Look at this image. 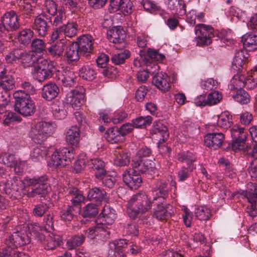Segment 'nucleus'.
Wrapping results in <instances>:
<instances>
[{"instance_id": "obj_1", "label": "nucleus", "mask_w": 257, "mask_h": 257, "mask_svg": "<svg viewBox=\"0 0 257 257\" xmlns=\"http://www.w3.org/2000/svg\"><path fill=\"white\" fill-rule=\"evenodd\" d=\"M150 199L145 193H139L132 196L127 204V212L129 216L135 218L139 213L149 211L152 206Z\"/></svg>"}, {"instance_id": "obj_2", "label": "nucleus", "mask_w": 257, "mask_h": 257, "mask_svg": "<svg viewBox=\"0 0 257 257\" xmlns=\"http://www.w3.org/2000/svg\"><path fill=\"white\" fill-rule=\"evenodd\" d=\"M15 99V110L24 116L32 115L36 111L34 101L29 94L23 91L18 90L14 93Z\"/></svg>"}, {"instance_id": "obj_3", "label": "nucleus", "mask_w": 257, "mask_h": 257, "mask_svg": "<svg viewBox=\"0 0 257 257\" xmlns=\"http://www.w3.org/2000/svg\"><path fill=\"white\" fill-rule=\"evenodd\" d=\"M74 156L75 151L73 148H60L52 154L48 165L55 168H62L69 165L74 160Z\"/></svg>"}, {"instance_id": "obj_4", "label": "nucleus", "mask_w": 257, "mask_h": 257, "mask_svg": "<svg viewBox=\"0 0 257 257\" xmlns=\"http://www.w3.org/2000/svg\"><path fill=\"white\" fill-rule=\"evenodd\" d=\"M53 69V65L50 62L40 57L33 69L32 74L39 82H43L52 76Z\"/></svg>"}, {"instance_id": "obj_5", "label": "nucleus", "mask_w": 257, "mask_h": 257, "mask_svg": "<svg viewBox=\"0 0 257 257\" xmlns=\"http://www.w3.org/2000/svg\"><path fill=\"white\" fill-rule=\"evenodd\" d=\"M0 190L4 191L12 200L21 198L22 196L23 183L17 177L10 178L5 183L1 182Z\"/></svg>"}, {"instance_id": "obj_6", "label": "nucleus", "mask_w": 257, "mask_h": 257, "mask_svg": "<svg viewBox=\"0 0 257 257\" xmlns=\"http://www.w3.org/2000/svg\"><path fill=\"white\" fill-rule=\"evenodd\" d=\"M215 125V122L210 124L208 126L209 133L204 136V145L210 149L216 150L220 148L224 141L225 137L224 134L221 132H217L216 129L213 128Z\"/></svg>"}, {"instance_id": "obj_7", "label": "nucleus", "mask_w": 257, "mask_h": 257, "mask_svg": "<svg viewBox=\"0 0 257 257\" xmlns=\"http://www.w3.org/2000/svg\"><path fill=\"white\" fill-rule=\"evenodd\" d=\"M213 28L210 25L198 24L195 27V33L196 35L195 40L197 45H208L212 42L211 38L213 37Z\"/></svg>"}, {"instance_id": "obj_8", "label": "nucleus", "mask_w": 257, "mask_h": 257, "mask_svg": "<svg viewBox=\"0 0 257 257\" xmlns=\"http://www.w3.org/2000/svg\"><path fill=\"white\" fill-rule=\"evenodd\" d=\"M151 132L153 134L158 135L161 137L158 143V147L160 152L162 154L169 153L171 151L170 148L165 146L161 145L162 144L166 141L169 138V133L167 127L161 121H156L154 123Z\"/></svg>"}, {"instance_id": "obj_9", "label": "nucleus", "mask_w": 257, "mask_h": 257, "mask_svg": "<svg viewBox=\"0 0 257 257\" xmlns=\"http://www.w3.org/2000/svg\"><path fill=\"white\" fill-rule=\"evenodd\" d=\"M164 200L163 197L158 196L154 198L153 201L154 205H157L154 208L153 216L161 221L167 220L171 217V213L168 211L170 205L164 203Z\"/></svg>"}, {"instance_id": "obj_10", "label": "nucleus", "mask_w": 257, "mask_h": 257, "mask_svg": "<svg viewBox=\"0 0 257 257\" xmlns=\"http://www.w3.org/2000/svg\"><path fill=\"white\" fill-rule=\"evenodd\" d=\"M78 31V25L74 22H68L61 26L55 28L52 35L51 40L55 41L64 34L66 37L72 38L76 35Z\"/></svg>"}, {"instance_id": "obj_11", "label": "nucleus", "mask_w": 257, "mask_h": 257, "mask_svg": "<svg viewBox=\"0 0 257 257\" xmlns=\"http://www.w3.org/2000/svg\"><path fill=\"white\" fill-rule=\"evenodd\" d=\"M132 165L137 172L142 173L151 174L155 170L154 162L146 159H139L138 157H134L132 160Z\"/></svg>"}, {"instance_id": "obj_12", "label": "nucleus", "mask_w": 257, "mask_h": 257, "mask_svg": "<svg viewBox=\"0 0 257 257\" xmlns=\"http://www.w3.org/2000/svg\"><path fill=\"white\" fill-rule=\"evenodd\" d=\"M123 180L132 189H137L142 182V179L137 171L133 169L126 170L123 174Z\"/></svg>"}, {"instance_id": "obj_13", "label": "nucleus", "mask_w": 257, "mask_h": 257, "mask_svg": "<svg viewBox=\"0 0 257 257\" xmlns=\"http://www.w3.org/2000/svg\"><path fill=\"white\" fill-rule=\"evenodd\" d=\"M85 237L88 239H93L96 237L98 240H107L109 238L110 232L107 231L102 224L99 223L93 227L89 228L88 231L84 232Z\"/></svg>"}, {"instance_id": "obj_14", "label": "nucleus", "mask_w": 257, "mask_h": 257, "mask_svg": "<svg viewBox=\"0 0 257 257\" xmlns=\"http://www.w3.org/2000/svg\"><path fill=\"white\" fill-rule=\"evenodd\" d=\"M75 43L77 44L80 55H87L92 52L93 48V39L90 35H83Z\"/></svg>"}, {"instance_id": "obj_15", "label": "nucleus", "mask_w": 257, "mask_h": 257, "mask_svg": "<svg viewBox=\"0 0 257 257\" xmlns=\"http://www.w3.org/2000/svg\"><path fill=\"white\" fill-rule=\"evenodd\" d=\"M48 20L47 16L45 14H40L35 19L33 28L41 37H45L47 34L49 28Z\"/></svg>"}, {"instance_id": "obj_16", "label": "nucleus", "mask_w": 257, "mask_h": 257, "mask_svg": "<svg viewBox=\"0 0 257 257\" xmlns=\"http://www.w3.org/2000/svg\"><path fill=\"white\" fill-rule=\"evenodd\" d=\"M1 21L10 31L16 30L20 26L18 15L14 11L6 13L2 17Z\"/></svg>"}, {"instance_id": "obj_17", "label": "nucleus", "mask_w": 257, "mask_h": 257, "mask_svg": "<svg viewBox=\"0 0 257 257\" xmlns=\"http://www.w3.org/2000/svg\"><path fill=\"white\" fill-rule=\"evenodd\" d=\"M40 58L33 51H22L20 62L24 68L30 67H33L34 68Z\"/></svg>"}, {"instance_id": "obj_18", "label": "nucleus", "mask_w": 257, "mask_h": 257, "mask_svg": "<svg viewBox=\"0 0 257 257\" xmlns=\"http://www.w3.org/2000/svg\"><path fill=\"white\" fill-rule=\"evenodd\" d=\"M75 78L74 71L70 70L58 71L56 76L58 82L66 87L74 85Z\"/></svg>"}, {"instance_id": "obj_19", "label": "nucleus", "mask_w": 257, "mask_h": 257, "mask_svg": "<svg viewBox=\"0 0 257 257\" xmlns=\"http://www.w3.org/2000/svg\"><path fill=\"white\" fill-rule=\"evenodd\" d=\"M237 81L236 79H233L231 80L232 83H236V85L239 87L245 86L247 88L251 89L254 88L257 85V66L254 67L251 70L249 75L244 80L243 82Z\"/></svg>"}, {"instance_id": "obj_20", "label": "nucleus", "mask_w": 257, "mask_h": 257, "mask_svg": "<svg viewBox=\"0 0 257 257\" xmlns=\"http://www.w3.org/2000/svg\"><path fill=\"white\" fill-rule=\"evenodd\" d=\"M84 94L77 90H71L67 95V100L75 109H78L84 102Z\"/></svg>"}, {"instance_id": "obj_21", "label": "nucleus", "mask_w": 257, "mask_h": 257, "mask_svg": "<svg viewBox=\"0 0 257 257\" xmlns=\"http://www.w3.org/2000/svg\"><path fill=\"white\" fill-rule=\"evenodd\" d=\"M170 77L166 74L157 73L153 78L152 83L162 91H168L170 87Z\"/></svg>"}, {"instance_id": "obj_22", "label": "nucleus", "mask_w": 257, "mask_h": 257, "mask_svg": "<svg viewBox=\"0 0 257 257\" xmlns=\"http://www.w3.org/2000/svg\"><path fill=\"white\" fill-rule=\"evenodd\" d=\"M59 93V88L54 83H49L44 85L42 89V96L46 100L51 101L57 96Z\"/></svg>"}, {"instance_id": "obj_23", "label": "nucleus", "mask_w": 257, "mask_h": 257, "mask_svg": "<svg viewBox=\"0 0 257 257\" xmlns=\"http://www.w3.org/2000/svg\"><path fill=\"white\" fill-rule=\"evenodd\" d=\"M107 36L110 42L113 43H121L125 40V33L120 27H114L107 31Z\"/></svg>"}, {"instance_id": "obj_24", "label": "nucleus", "mask_w": 257, "mask_h": 257, "mask_svg": "<svg viewBox=\"0 0 257 257\" xmlns=\"http://www.w3.org/2000/svg\"><path fill=\"white\" fill-rule=\"evenodd\" d=\"M99 216L102 218V222L99 224H102L104 226V224L111 225L114 222L116 218V214L115 210L108 206H105Z\"/></svg>"}, {"instance_id": "obj_25", "label": "nucleus", "mask_w": 257, "mask_h": 257, "mask_svg": "<svg viewBox=\"0 0 257 257\" xmlns=\"http://www.w3.org/2000/svg\"><path fill=\"white\" fill-rule=\"evenodd\" d=\"M167 7L173 14L183 16L186 14L184 0H168Z\"/></svg>"}, {"instance_id": "obj_26", "label": "nucleus", "mask_w": 257, "mask_h": 257, "mask_svg": "<svg viewBox=\"0 0 257 257\" xmlns=\"http://www.w3.org/2000/svg\"><path fill=\"white\" fill-rule=\"evenodd\" d=\"M243 47L248 51H253L257 49V35L249 33L244 35L241 38Z\"/></svg>"}, {"instance_id": "obj_27", "label": "nucleus", "mask_w": 257, "mask_h": 257, "mask_svg": "<svg viewBox=\"0 0 257 257\" xmlns=\"http://www.w3.org/2000/svg\"><path fill=\"white\" fill-rule=\"evenodd\" d=\"M217 119V127L214 128L217 130V127L222 128L223 129H227L229 128L232 124V116L228 111L222 112L220 115L214 117V119Z\"/></svg>"}, {"instance_id": "obj_28", "label": "nucleus", "mask_w": 257, "mask_h": 257, "mask_svg": "<svg viewBox=\"0 0 257 257\" xmlns=\"http://www.w3.org/2000/svg\"><path fill=\"white\" fill-rule=\"evenodd\" d=\"M177 160L181 163H185L190 170H194L196 166L194 164L196 161V157L194 154L189 152L179 153L177 156Z\"/></svg>"}, {"instance_id": "obj_29", "label": "nucleus", "mask_w": 257, "mask_h": 257, "mask_svg": "<svg viewBox=\"0 0 257 257\" xmlns=\"http://www.w3.org/2000/svg\"><path fill=\"white\" fill-rule=\"evenodd\" d=\"M32 234L27 231V227L24 226L23 228L18 227L16 231L14 232L10 236V240L25 241L31 240Z\"/></svg>"}, {"instance_id": "obj_30", "label": "nucleus", "mask_w": 257, "mask_h": 257, "mask_svg": "<svg viewBox=\"0 0 257 257\" xmlns=\"http://www.w3.org/2000/svg\"><path fill=\"white\" fill-rule=\"evenodd\" d=\"M104 137L107 141L111 144L121 143L124 140L119 131L115 128L108 129L104 134Z\"/></svg>"}, {"instance_id": "obj_31", "label": "nucleus", "mask_w": 257, "mask_h": 257, "mask_svg": "<svg viewBox=\"0 0 257 257\" xmlns=\"http://www.w3.org/2000/svg\"><path fill=\"white\" fill-rule=\"evenodd\" d=\"M87 165L89 168L95 171L96 178L101 177L104 173H106L104 169V163L99 159H91L88 162Z\"/></svg>"}, {"instance_id": "obj_32", "label": "nucleus", "mask_w": 257, "mask_h": 257, "mask_svg": "<svg viewBox=\"0 0 257 257\" xmlns=\"http://www.w3.org/2000/svg\"><path fill=\"white\" fill-rule=\"evenodd\" d=\"M29 135L31 139L37 144H41L48 139L37 123L32 127Z\"/></svg>"}, {"instance_id": "obj_33", "label": "nucleus", "mask_w": 257, "mask_h": 257, "mask_svg": "<svg viewBox=\"0 0 257 257\" xmlns=\"http://www.w3.org/2000/svg\"><path fill=\"white\" fill-rule=\"evenodd\" d=\"M66 142L73 145L77 146L80 140V130L76 125L69 129L66 136Z\"/></svg>"}, {"instance_id": "obj_34", "label": "nucleus", "mask_w": 257, "mask_h": 257, "mask_svg": "<svg viewBox=\"0 0 257 257\" xmlns=\"http://www.w3.org/2000/svg\"><path fill=\"white\" fill-rule=\"evenodd\" d=\"M51 107L54 115L58 119H61L65 117L66 111L62 101L55 100L52 103Z\"/></svg>"}, {"instance_id": "obj_35", "label": "nucleus", "mask_w": 257, "mask_h": 257, "mask_svg": "<svg viewBox=\"0 0 257 257\" xmlns=\"http://www.w3.org/2000/svg\"><path fill=\"white\" fill-rule=\"evenodd\" d=\"M65 46V42L63 40H61L48 48V51L51 56L59 57L62 55Z\"/></svg>"}, {"instance_id": "obj_36", "label": "nucleus", "mask_w": 257, "mask_h": 257, "mask_svg": "<svg viewBox=\"0 0 257 257\" xmlns=\"http://www.w3.org/2000/svg\"><path fill=\"white\" fill-rule=\"evenodd\" d=\"M114 163L118 166H125L129 164L130 162V155L128 153L122 151H115Z\"/></svg>"}, {"instance_id": "obj_37", "label": "nucleus", "mask_w": 257, "mask_h": 257, "mask_svg": "<svg viewBox=\"0 0 257 257\" xmlns=\"http://www.w3.org/2000/svg\"><path fill=\"white\" fill-rule=\"evenodd\" d=\"M106 195V193L104 190L94 187L89 190L87 197L90 200L100 202L105 199Z\"/></svg>"}, {"instance_id": "obj_38", "label": "nucleus", "mask_w": 257, "mask_h": 257, "mask_svg": "<svg viewBox=\"0 0 257 257\" xmlns=\"http://www.w3.org/2000/svg\"><path fill=\"white\" fill-rule=\"evenodd\" d=\"M34 36V32L30 29H25L20 31L17 36L19 42L24 45L29 44Z\"/></svg>"}, {"instance_id": "obj_39", "label": "nucleus", "mask_w": 257, "mask_h": 257, "mask_svg": "<svg viewBox=\"0 0 257 257\" xmlns=\"http://www.w3.org/2000/svg\"><path fill=\"white\" fill-rule=\"evenodd\" d=\"M77 44L75 42L71 43L66 51V57L68 61L72 62L79 59L80 51Z\"/></svg>"}, {"instance_id": "obj_40", "label": "nucleus", "mask_w": 257, "mask_h": 257, "mask_svg": "<svg viewBox=\"0 0 257 257\" xmlns=\"http://www.w3.org/2000/svg\"><path fill=\"white\" fill-rule=\"evenodd\" d=\"M80 77L87 80H92L96 76V73L92 66H83L79 70Z\"/></svg>"}, {"instance_id": "obj_41", "label": "nucleus", "mask_w": 257, "mask_h": 257, "mask_svg": "<svg viewBox=\"0 0 257 257\" xmlns=\"http://www.w3.org/2000/svg\"><path fill=\"white\" fill-rule=\"evenodd\" d=\"M194 213L196 217L200 220L206 221L211 216L210 209L204 206H201L196 208Z\"/></svg>"}, {"instance_id": "obj_42", "label": "nucleus", "mask_w": 257, "mask_h": 257, "mask_svg": "<svg viewBox=\"0 0 257 257\" xmlns=\"http://www.w3.org/2000/svg\"><path fill=\"white\" fill-rule=\"evenodd\" d=\"M31 51L34 53H44L46 52V44L44 40L36 38L33 40L31 44Z\"/></svg>"}, {"instance_id": "obj_43", "label": "nucleus", "mask_w": 257, "mask_h": 257, "mask_svg": "<svg viewBox=\"0 0 257 257\" xmlns=\"http://www.w3.org/2000/svg\"><path fill=\"white\" fill-rule=\"evenodd\" d=\"M245 196L250 203H254L257 201V186L256 185L252 183L247 184V190Z\"/></svg>"}, {"instance_id": "obj_44", "label": "nucleus", "mask_w": 257, "mask_h": 257, "mask_svg": "<svg viewBox=\"0 0 257 257\" xmlns=\"http://www.w3.org/2000/svg\"><path fill=\"white\" fill-rule=\"evenodd\" d=\"M233 97L236 101L242 104L248 103L250 100V96L249 94L242 89L237 90Z\"/></svg>"}, {"instance_id": "obj_45", "label": "nucleus", "mask_w": 257, "mask_h": 257, "mask_svg": "<svg viewBox=\"0 0 257 257\" xmlns=\"http://www.w3.org/2000/svg\"><path fill=\"white\" fill-rule=\"evenodd\" d=\"M231 135L233 140H245L247 133L244 128L240 127L238 125L233 126L230 130Z\"/></svg>"}, {"instance_id": "obj_46", "label": "nucleus", "mask_w": 257, "mask_h": 257, "mask_svg": "<svg viewBox=\"0 0 257 257\" xmlns=\"http://www.w3.org/2000/svg\"><path fill=\"white\" fill-rule=\"evenodd\" d=\"M98 213L97 205L93 203L87 204L83 208L82 215L83 217H93Z\"/></svg>"}, {"instance_id": "obj_47", "label": "nucleus", "mask_w": 257, "mask_h": 257, "mask_svg": "<svg viewBox=\"0 0 257 257\" xmlns=\"http://www.w3.org/2000/svg\"><path fill=\"white\" fill-rule=\"evenodd\" d=\"M35 187L31 191L27 193V196L29 197H34L37 195H44L48 192L49 184H44L43 187L39 186H34Z\"/></svg>"}, {"instance_id": "obj_48", "label": "nucleus", "mask_w": 257, "mask_h": 257, "mask_svg": "<svg viewBox=\"0 0 257 257\" xmlns=\"http://www.w3.org/2000/svg\"><path fill=\"white\" fill-rule=\"evenodd\" d=\"M130 56L129 51L125 50L123 52L115 54L111 57V60L112 63L116 65H119L124 62L126 59Z\"/></svg>"}, {"instance_id": "obj_49", "label": "nucleus", "mask_w": 257, "mask_h": 257, "mask_svg": "<svg viewBox=\"0 0 257 257\" xmlns=\"http://www.w3.org/2000/svg\"><path fill=\"white\" fill-rule=\"evenodd\" d=\"M48 138L54 132L55 126L53 123L46 121H39L37 123Z\"/></svg>"}, {"instance_id": "obj_50", "label": "nucleus", "mask_w": 257, "mask_h": 257, "mask_svg": "<svg viewBox=\"0 0 257 257\" xmlns=\"http://www.w3.org/2000/svg\"><path fill=\"white\" fill-rule=\"evenodd\" d=\"M69 194L71 196V201L74 206L79 205L84 199V197L76 188L71 189L69 191Z\"/></svg>"}, {"instance_id": "obj_51", "label": "nucleus", "mask_w": 257, "mask_h": 257, "mask_svg": "<svg viewBox=\"0 0 257 257\" xmlns=\"http://www.w3.org/2000/svg\"><path fill=\"white\" fill-rule=\"evenodd\" d=\"M152 121V118L150 116L146 117L141 116L133 120V123L137 128L146 127L150 125Z\"/></svg>"}, {"instance_id": "obj_52", "label": "nucleus", "mask_w": 257, "mask_h": 257, "mask_svg": "<svg viewBox=\"0 0 257 257\" xmlns=\"http://www.w3.org/2000/svg\"><path fill=\"white\" fill-rule=\"evenodd\" d=\"M56 14V16L53 21V25L59 27L61 26V25L66 20V15L64 8L59 9Z\"/></svg>"}, {"instance_id": "obj_53", "label": "nucleus", "mask_w": 257, "mask_h": 257, "mask_svg": "<svg viewBox=\"0 0 257 257\" xmlns=\"http://www.w3.org/2000/svg\"><path fill=\"white\" fill-rule=\"evenodd\" d=\"M15 156L9 153L2 152L0 153V163L8 167H12L15 161Z\"/></svg>"}, {"instance_id": "obj_54", "label": "nucleus", "mask_w": 257, "mask_h": 257, "mask_svg": "<svg viewBox=\"0 0 257 257\" xmlns=\"http://www.w3.org/2000/svg\"><path fill=\"white\" fill-rule=\"evenodd\" d=\"M48 177L46 175H44L38 178L27 179V181L29 186H39L43 187L44 184H49L48 183Z\"/></svg>"}, {"instance_id": "obj_55", "label": "nucleus", "mask_w": 257, "mask_h": 257, "mask_svg": "<svg viewBox=\"0 0 257 257\" xmlns=\"http://www.w3.org/2000/svg\"><path fill=\"white\" fill-rule=\"evenodd\" d=\"M22 51L18 49H14L7 54L5 59L8 63H14L17 61H20Z\"/></svg>"}, {"instance_id": "obj_56", "label": "nucleus", "mask_w": 257, "mask_h": 257, "mask_svg": "<svg viewBox=\"0 0 257 257\" xmlns=\"http://www.w3.org/2000/svg\"><path fill=\"white\" fill-rule=\"evenodd\" d=\"M10 93L9 92L3 91L0 92V113H4L6 110V107L10 102Z\"/></svg>"}, {"instance_id": "obj_57", "label": "nucleus", "mask_w": 257, "mask_h": 257, "mask_svg": "<svg viewBox=\"0 0 257 257\" xmlns=\"http://www.w3.org/2000/svg\"><path fill=\"white\" fill-rule=\"evenodd\" d=\"M222 98L221 93L215 91L210 93L207 96V102L208 105H215L220 101Z\"/></svg>"}, {"instance_id": "obj_58", "label": "nucleus", "mask_w": 257, "mask_h": 257, "mask_svg": "<svg viewBox=\"0 0 257 257\" xmlns=\"http://www.w3.org/2000/svg\"><path fill=\"white\" fill-rule=\"evenodd\" d=\"M119 10L124 15L130 14L133 11V4L130 0H122Z\"/></svg>"}, {"instance_id": "obj_59", "label": "nucleus", "mask_w": 257, "mask_h": 257, "mask_svg": "<svg viewBox=\"0 0 257 257\" xmlns=\"http://www.w3.org/2000/svg\"><path fill=\"white\" fill-rule=\"evenodd\" d=\"M246 57H244L243 52L242 51H238L236 52L232 64L235 66L236 68H239L243 65L245 61Z\"/></svg>"}, {"instance_id": "obj_60", "label": "nucleus", "mask_w": 257, "mask_h": 257, "mask_svg": "<svg viewBox=\"0 0 257 257\" xmlns=\"http://www.w3.org/2000/svg\"><path fill=\"white\" fill-rule=\"evenodd\" d=\"M45 152L40 146L35 147L31 153V158L34 161H40L43 159Z\"/></svg>"}, {"instance_id": "obj_61", "label": "nucleus", "mask_w": 257, "mask_h": 257, "mask_svg": "<svg viewBox=\"0 0 257 257\" xmlns=\"http://www.w3.org/2000/svg\"><path fill=\"white\" fill-rule=\"evenodd\" d=\"M194 170H190L189 167L183 166L181 167L178 172V177L179 181H184L187 180L189 176L190 173L192 172Z\"/></svg>"}, {"instance_id": "obj_62", "label": "nucleus", "mask_w": 257, "mask_h": 257, "mask_svg": "<svg viewBox=\"0 0 257 257\" xmlns=\"http://www.w3.org/2000/svg\"><path fill=\"white\" fill-rule=\"evenodd\" d=\"M102 181V184L106 187L109 188H112L115 183V179L113 177L110 175H107L104 173L103 175L100 178H97Z\"/></svg>"}, {"instance_id": "obj_63", "label": "nucleus", "mask_w": 257, "mask_h": 257, "mask_svg": "<svg viewBox=\"0 0 257 257\" xmlns=\"http://www.w3.org/2000/svg\"><path fill=\"white\" fill-rule=\"evenodd\" d=\"M44 225L46 231L51 232L54 230L53 214H48L44 219Z\"/></svg>"}, {"instance_id": "obj_64", "label": "nucleus", "mask_w": 257, "mask_h": 257, "mask_svg": "<svg viewBox=\"0 0 257 257\" xmlns=\"http://www.w3.org/2000/svg\"><path fill=\"white\" fill-rule=\"evenodd\" d=\"M217 82L212 78H209L206 80L202 81L201 87L206 90H210L214 88H216Z\"/></svg>"}]
</instances>
